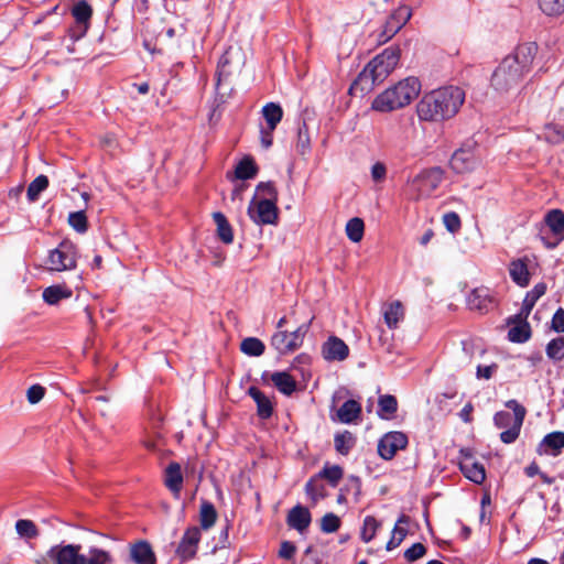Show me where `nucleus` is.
<instances>
[{"label":"nucleus","mask_w":564,"mask_h":564,"mask_svg":"<svg viewBox=\"0 0 564 564\" xmlns=\"http://www.w3.org/2000/svg\"><path fill=\"white\" fill-rule=\"evenodd\" d=\"M549 359L553 362H560L564 359V337L558 336L550 340L545 347Z\"/></svg>","instance_id":"58836bf2"},{"label":"nucleus","mask_w":564,"mask_h":564,"mask_svg":"<svg viewBox=\"0 0 564 564\" xmlns=\"http://www.w3.org/2000/svg\"><path fill=\"white\" fill-rule=\"evenodd\" d=\"M443 223L446 229L452 234L457 232L462 226L459 216L454 212L446 213L443 216Z\"/></svg>","instance_id":"6e6d98bb"},{"label":"nucleus","mask_w":564,"mask_h":564,"mask_svg":"<svg viewBox=\"0 0 564 564\" xmlns=\"http://www.w3.org/2000/svg\"><path fill=\"white\" fill-rule=\"evenodd\" d=\"M15 530L20 536L26 539H34L39 535L36 525L31 520H18L15 523Z\"/></svg>","instance_id":"09e8293b"},{"label":"nucleus","mask_w":564,"mask_h":564,"mask_svg":"<svg viewBox=\"0 0 564 564\" xmlns=\"http://www.w3.org/2000/svg\"><path fill=\"white\" fill-rule=\"evenodd\" d=\"M248 215L258 225H275L279 219L278 207L272 199H260L250 203Z\"/></svg>","instance_id":"9b49d317"},{"label":"nucleus","mask_w":564,"mask_h":564,"mask_svg":"<svg viewBox=\"0 0 564 564\" xmlns=\"http://www.w3.org/2000/svg\"><path fill=\"white\" fill-rule=\"evenodd\" d=\"M310 329V323L302 324L294 332L276 330L271 337V346L280 355H289L299 349Z\"/></svg>","instance_id":"6e6552de"},{"label":"nucleus","mask_w":564,"mask_h":564,"mask_svg":"<svg viewBox=\"0 0 564 564\" xmlns=\"http://www.w3.org/2000/svg\"><path fill=\"white\" fill-rule=\"evenodd\" d=\"M451 169L458 174L474 170L476 158L473 151L466 149L456 150L449 161Z\"/></svg>","instance_id":"a211bd4d"},{"label":"nucleus","mask_w":564,"mask_h":564,"mask_svg":"<svg viewBox=\"0 0 564 564\" xmlns=\"http://www.w3.org/2000/svg\"><path fill=\"white\" fill-rule=\"evenodd\" d=\"M420 90V80L416 77H406L378 95L371 107L380 112H390L403 108L419 96Z\"/></svg>","instance_id":"20e7f679"},{"label":"nucleus","mask_w":564,"mask_h":564,"mask_svg":"<svg viewBox=\"0 0 564 564\" xmlns=\"http://www.w3.org/2000/svg\"><path fill=\"white\" fill-rule=\"evenodd\" d=\"M73 294L72 290L65 285H51L43 291V300L50 305L57 304L61 300L68 299Z\"/></svg>","instance_id":"bb28decb"},{"label":"nucleus","mask_w":564,"mask_h":564,"mask_svg":"<svg viewBox=\"0 0 564 564\" xmlns=\"http://www.w3.org/2000/svg\"><path fill=\"white\" fill-rule=\"evenodd\" d=\"M262 116L270 130H275L283 117V110L279 104L268 102L262 108Z\"/></svg>","instance_id":"2f4dec72"},{"label":"nucleus","mask_w":564,"mask_h":564,"mask_svg":"<svg viewBox=\"0 0 564 564\" xmlns=\"http://www.w3.org/2000/svg\"><path fill=\"white\" fill-rule=\"evenodd\" d=\"M398 410L397 398L392 394L380 395L378 400V415L381 419H391Z\"/></svg>","instance_id":"473e14b6"},{"label":"nucleus","mask_w":564,"mask_h":564,"mask_svg":"<svg viewBox=\"0 0 564 564\" xmlns=\"http://www.w3.org/2000/svg\"><path fill=\"white\" fill-rule=\"evenodd\" d=\"M400 59V50L398 47H387L381 54L373 57L350 85L349 93L356 94L370 91L375 85L382 83L387 76L395 68Z\"/></svg>","instance_id":"7ed1b4c3"},{"label":"nucleus","mask_w":564,"mask_h":564,"mask_svg":"<svg viewBox=\"0 0 564 564\" xmlns=\"http://www.w3.org/2000/svg\"><path fill=\"white\" fill-rule=\"evenodd\" d=\"M552 328L557 333H564V310L557 308L552 317Z\"/></svg>","instance_id":"e2e57ef3"},{"label":"nucleus","mask_w":564,"mask_h":564,"mask_svg":"<svg viewBox=\"0 0 564 564\" xmlns=\"http://www.w3.org/2000/svg\"><path fill=\"white\" fill-rule=\"evenodd\" d=\"M317 475L321 479L327 480L332 487H337L344 476V469L339 465L325 464Z\"/></svg>","instance_id":"c9c22d12"},{"label":"nucleus","mask_w":564,"mask_h":564,"mask_svg":"<svg viewBox=\"0 0 564 564\" xmlns=\"http://www.w3.org/2000/svg\"><path fill=\"white\" fill-rule=\"evenodd\" d=\"M131 560L135 564H156V556L147 541H139L130 547Z\"/></svg>","instance_id":"aec40b11"},{"label":"nucleus","mask_w":564,"mask_h":564,"mask_svg":"<svg viewBox=\"0 0 564 564\" xmlns=\"http://www.w3.org/2000/svg\"><path fill=\"white\" fill-rule=\"evenodd\" d=\"M322 355L327 361H343L349 356V347L337 336H330L322 345Z\"/></svg>","instance_id":"dca6fc26"},{"label":"nucleus","mask_w":564,"mask_h":564,"mask_svg":"<svg viewBox=\"0 0 564 564\" xmlns=\"http://www.w3.org/2000/svg\"><path fill=\"white\" fill-rule=\"evenodd\" d=\"M296 553V545L291 541H283L280 545L279 556L284 560H292Z\"/></svg>","instance_id":"13d9d810"},{"label":"nucleus","mask_w":564,"mask_h":564,"mask_svg":"<svg viewBox=\"0 0 564 564\" xmlns=\"http://www.w3.org/2000/svg\"><path fill=\"white\" fill-rule=\"evenodd\" d=\"M444 180V171L434 166L423 170L408 182V194L413 199L431 196Z\"/></svg>","instance_id":"423d86ee"},{"label":"nucleus","mask_w":564,"mask_h":564,"mask_svg":"<svg viewBox=\"0 0 564 564\" xmlns=\"http://www.w3.org/2000/svg\"><path fill=\"white\" fill-rule=\"evenodd\" d=\"M499 302L494 291L487 286H477L470 290L466 295L467 308L480 315L492 312Z\"/></svg>","instance_id":"1a4fd4ad"},{"label":"nucleus","mask_w":564,"mask_h":564,"mask_svg":"<svg viewBox=\"0 0 564 564\" xmlns=\"http://www.w3.org/2000/svg\"><path fill=\"white\" fill-rule=\"evenodd\" d=\"M273 131L269 127L262 128L260 131L261 144L264 149H269L273 142Z\"/></svg>","instance_id":"338daca9"},{"label":"nucleus","mask_w":564,"mask_h":564,"mask_svg":"<svg viewBox=\"0 0 564 564\" xmlns=\"http://www.w3.org/2000/svg\"><path fill=\"white\" fill-rule=\"evenodd\" d=\"M381 523L372 516H367L364 519V524L360 532V538L365 543H369L375 536Z\"/></svg>","instance_id":"c03bdc74"},{"label":"nucleus","mask_w":564,"mask_h":564,"mask_svg":"<svg viewBox=\"0 0 564 564\" xmlns=\"http://www.w3.org/2000/svg\"><path fill=\"white\" fill-rule=\"evenodd\" d=\"M471 411H473V405L470 403H467L460 411L459 413V416L460 419L464 421V422H470L471 420Z\"/></svg>","instance_id":"774afa93"},{"label":"nucleus","mask_w":564,"mask_h":564,"mask_svg":"<svg viewBox=\"0 0 564 564\" xmlns=\"http://www.w3.org/2000/svg\"><path fill=\"white\" fill-rule=\"evenodd\" d=\"M248 394L257 404V414L260 419L267 420L273 414V404L271 400L257 387H250Z\"/></svg>","instance_id":"412c9836"},{"label":"nucleus","mask_w":564,"mask_h":564,"mask_svg":"<svg viewBox=\"0 0 564 564\" xmlns=\"http://www.w3.org/2000/svg\"><path fill=\"white\" fill-rule=\"evenodd\" d=\"M274 387L283 394L291 395L296 390V381L285 371H276L271 375Z\"/></svg>","instance_id":"a878e982"},{"label":"nucleus","mask_w":564,"mask_h":564,"mask_svg":"<svg viewBox=\"0 0 564 564\" xmlns=\"http://www.w3.org/2000/svg\"><path fill=\"white\" fill-rule=\"evenodd\" d=\"M257 173L258 166L254 163L253 159L250 156H246L241 161H239L235 169V177L237 180H251L256 177Z\"/></svg>","instance_id":"7c9ffc66"},{"label":"nucleus","mask_w":564,"mask_h":564,"mask_svg":"<svg viewBox=\"0 0 564 564\" xmlns=\"http://www.w3.org/2000/svg\"><path fill=\"white\" fill-rule=\"evenodd\" d=\"M410 522V517L406 514H401L399 519L397 520V523L392 530V536L387 543V551H392L393 549L398 547L404 538L408 534V530L401 524H408Z\"/></svg>","instance_id":"c85d7f7f"},{"label":"nucleus","mask_w":564,"mask_h":564,"mask_svg":"<svg viewBox=\"0 0 564 564\" xmlns=\"http://www.w3.org/2000/svg\"><path fill=\"white\" fill-rule=\"evenodd\" d=\"M365 232V224L361 218L354 217L346 224V235L352 242H359Z\"/></svg>","instance_id":"79ce46f5"},{"label":"nucleus","mask_w":564,"mask_h":564,"mask_svg":"<svg viewBox=\"0 0 564 564\" xmlns=\"http://www.w3.org/2000/svg\"><path fill=\"white\" fill-rule=\"evenodd\" d=\"M240 350L247 356L259 357L264 352L265 346L257 337H247L241 341Z\"/></svg>","instance_id":"4c0bfd02"},{"label":"nucleus","mask_w":564,"mask_h":564,"mask_svg":"<svg viewBox=\"0 0 564 564\" xmlns=\"http://www.w3.org/2000/svg\"><path fill=\"white\" fill-rule=\"evenodd\" d=\"M497 369H498L497 364H491L488 366L478 365L477 370H476V377L478 379L489 380L494 376V373L497 371Z\"/></svg>","instance_id":"bf43d9fd"},{"label":"nucleus","mask_w":564,"mask_h":564,"mask_svg":"<svg viewBox=\"0 0 564 564\" xmlns=\"http://www.w3.org/2000/svg\"><path fill=\"white\" fill-rule=\"evenodd\" d=\"M546 292V284L540 282L533 286L531 291H529L523 300L522 308H524L525 313H531L535 303L540 297H542Z\"/></svg>","instance_id":"ea45409f"},{"label":"nucleus","mask_w":564,"mask_h":564,"mask_svg":"<svg viewBox=\"0 0 564 564\" xmlns=\"http://www.w3.org/2000/svg\"><path fill=\"white\" fill-rule=\"evenodd\" d=\"M523 424V421H516V423L507 429L506 431L501 432L500 440L505 444H512L517 441V438L520 435L521 426Z\"/></svg>","instance_id":"864d4df0"},{"label":"nucleus","mask_w":564,"mask_h":564,"mask_svg":"<svg viewBox=\"0 0 564 564\" xmlns=\"http://www.w3.org/2000/svg\"><path fill=\"white\" fill-rule=\"evenodd\" d=\"M517 421V416L508 411H499L494 416V423L498 429H509Z\"/></svg>","instance_id":"603ef678"},{"label":"nucleus","mask_w":564,"mask_h":564,"mask_svg":"<svg viewBox=\"0 0 564 564\" xmlns=\"http://www.w3.org/2000/svg\"><path fill=\"white\" fill-rule=\"evenodd\" d=\"M311 521L312 516L310 510L301 505L293 507L286 517L288 525L300 533L304 532L310 527Z\"/></svg>","instance_id":"6ab92c4d"},{"label":"nucleus","mask_w":564,"mask_h":564,"mask_svg":"<svg viewBox=\"0 0 564 564\" xmlns=\"http://www.w3.org/2000/svg\"><path fill=\"white\" fill-rule=\"evenodd\" d=\"M321 477H318V475L316 474L313 477H311L305 485V492L313 501V503H316L317 501L324 499L327 496L326 488L321 482Z\"/></svg>","instance_id":"72a5a7b5"},{"label":"nucleus","mask_w":564,"mask_h":564,"mask_svg":"<svg viewBox=\"0 0 564 564\" xmlns=\"http://www.w3.org/2000/svg\"><path fill=\"white\" fill-rule=\"evenodd\" d=\"M387 176V167L382 162H376L371 166V177L375 182H382Z\"/></svg>","instance_id":"680f3d73"},{"label":"nucleus","mask_w":564,"mask_h":564,"mask_svg":"<svg viewBox=\"0 0 564 564\" xmlns=\"http://www.w3.org/2000/svg\"><path fill=\"white\" fill-rule=\"evenodd\" d=\"M509 273L512 281L521 288L529 285L530 272L524 260L518 259L510 263Z\"/></svg>","instance_id":"393cba45"},{"label":"nucleus","mask_w":564,"mask_h":564,"mask_svg":"<svg viewBox=\"0 0 564 564\" xmlns=\"http://www.w3.org/2000/svg\"><path fill=\"white\" fill-rule=\"evenodd\" d=\"M538 46L533 42L519 44L508 54L492 73V88L505 94L518 87L531 72Z\"/></svg>","instance_id":"f257e3e1"},{"label":"nucleus","mask_w":564,"mask_h":564,"mask_svg":"<svg viewBox=\"0 0 564 564\" xmlns=\"http://www.w3.org/2000/svg\"><path fill=\"white\" fill-rule=\"evenodd\" d=\"M213 219L217 226L218 238L226 245L231 243L234 241V232L226 216L220 212H215Z\"/></svg>","instance_id":"cd10ccee"},{"label":"nucleus","mask_w":564,"mask_h":564,"mask_svg":"<svg viewBox=\"0 0 564 564\" xmlns=\"http://www.w3.org/2000/svg\"><path fill=\"white\" fill-rule=\"evenodd\" d=\"M68 224L79 234H84L88 229L87 216L84 210L70 213L68 215Z\"/></svg>","instance_id":"49530a36"},{"label":"nucleus","mask_w":564,"mask_h":564,"mask_svg":"<svg viewBox=\"0 0 564 564\" xmlns=\"http://www.w3.org/2000/svg\"><path fill=\"white\" fill-rule=\"evenodd\" d=\"M544 221L555 237L554 242L544 241V243L547 248H554L564 239V212L552 209L545 215Z\"/></svg>","instance_id":"f3484780"},{"label":"nucleus","mask_w":564,"mask_h":564,"mask_svg":"<svg viewBox=\"0 0 564 564\" xmlns=\"http://www.w3.org/2000/svg\"><path fill=\"white\" fill-rule=\"evenodd\" d=\"M531 337V327L529 323L514 325L508 330V339L512 343H525Z\"/></svg>","instance_id":"a19ab883"},{"label":"nucleus","mask_w":564,"mask_h":564,"mask_svg":"<svg viewBox=\"0 0 564 564\" xmlns=\"http://www.w3.org/2000/svg\"><path fill=\"white\" fill-rule=\"evenodd\" d=\"M199 541V528L191 527L184 532L176 549V555L181 558V561H188L196 555Z\"/></svg>","instance_id":"2eb2a0df"},{"label":"nucleus","mask_w":564,"mask_h":564,"mask_svg":"<svg viewBox=\"0 0 564 564\" xmlns=\"http://www.w3.org/2000/svg\"><path fill=\"white\" fill-rule=\"evenodd\" d=\"M384 322L390 329H395L400 321L404 317V308L400 301H394L388 305L383 312Z\"/></svg>","instance_id":"c756f323"},{"label":"nucleus","mask_w":564,"mask_h":564,"mask_svg":"<svg viewBox=\"0 0 564 564\" xmlns=\"http://www.w3.org/2000/svg\"><path fill=\"white\" fill-rule=\"evenodd\" d=\"M47 264L51 271L73 270L77 265V248L68 239H64L55 249H52L47 257Z\"/></svg>","instance_id":"0eeeda50"},{"label":"nucleus","mask_w":564,"mask_h":564,"mask_svg":"<svg viewBox=\"0 0 564 564\" xmlns=\"http://www.w3.org/2000/svg\"><path fill=\"white\" fill-rule=\"evenodd\" d=\"M530 313H525L524 308L521 307L520 312L518 314H514L507 319L508 325H519L522 323H528V317Z\"/></svg>","instance_id":"69168bd1"},{"label":"nucleus","mask_w":564,"mask_h":564,"mask_svg":"<svg viewBox=\"0 0 564 564\" xmlns=\"http://www.w3.org/2000/svg\"><path fill=\"white\" fill-rule=\"evenodd\" d=\"M80 544H58L52 546L47 556L55 564H112L111 554L99 547H89L87 554H82Z\"/></svg>","instance_id":"39448f33"},{"label":"nucleus","mask_w":564,"mask_h":564,"mask_svg":"<svg viewBox=\"0 0 564 564\" xmlns=\"http://www.w3.org/2000/svg\"><path fill=\"white\" fill-rule=\"evenodd\" d=\"M75 24L69 29L70 39L76 42L83 39L90 26L93 8L86 0H80L72 8Z\"/></svg>","instance_id":"9d476101"},{"label":"nucleus","mask_w":564,"mask_h":564,"mask_svg":"<svg viewBox=\"0 0 564 564\" xmlns=\"http://www.w3.org/2000/svg\"><path fill=\"white\" fill-rule=\"evenodd\" d=\"M48 186V178L46 175H39L28 186L26 196L30 202H35L40 194Z\"/></svg>","instance_id":"37998d69"},{"label":"nucleus","mask_w":564,"mask_h":564,"mask_svg":"<svg viewBox=\"0 0 564 564\" xmlns=\"http://www.w3.org/2000/svg\"><path fill=\"white\" fill-rule=\"evenodd\" d=\"M506 406L513 411V415L517 416V421H523L525 416V409L518 403L517 400H509Z\"/></svg>","instance_id":"0e129e2a"},{"label":"nucleus","mask_w":564,"mask_h":564,"mask_svg":"<svg viewBox=\"0 0 564 564\" xmlns=\"http://www.w3.org/2000/svg\"><path fill=\"white\" fill-rule=\"evenodd\" d=\"M462 460L459 468L464 476L475 484H482L486 479V470L482 464L475 462L470 449H460Z\"/></svg>","instance_id":"4468645a"},{"label":"nucleus","mask_w":564,"mask_h":564,"mask_svg":"<svg viewBox=\"0 0 564 564\" xmlns=\"http://www.w3.org/2000/svg\"><path fill=\"white\" fill-rule=\"evenodd\" d=\"M340 527V519L335 513H326L321 520V530L324 533H334Z\"/></svg>","instance_id":"3c124183"},{"label":"nucleus","mask_w":564,"mask_h":564,"mask_svg":"<svg viewBox=\"0 0 564 564\" xmlns=\"http://www.w3.org/2000/svg\"><path fill=\"white\" fill-rule=\"evenodd\" d=\"M361 413V405L356 400H347L337 410V419L339 422L349 424L359 417Z\"/></svg>","instance_id":"b1692460"},{"label":"nucleus","mask_w":564,"mask_h":564,"mask_svg":"<svg viewBox=\"0 0 564 564\" xmlns=\"http://www.w3.org/2000/svg\"><path fill=\"white\" fill-rule=\"evenodd\" d=\"M406 445L408 436L403 432H388L378 442V454L381 458L390 460L398 451L404 449Z\"/></svg>","instance_id":"f8f14e48"},{"label":"nucleus","mask_w":564,"mask_h":564,"mask_svg":"<svg viewBox=\"0 0 564 564\" xmlns=\"http://www.w3.org/2000/svg\"><path fill=\"white\" fill-rule=\"evenodd\" d=\"M355 444L354 436L350 432L346 431L335 435L334 445L335 449L341 454L347 455Z\"/></svg>","instance_id":"a18cd8bd"},{"label":"nucleus","mask_w":564,"mask_h":564,"mask_svg":"<svg viewBox=\"0 0 564 564\" xmlns=\"http://www.w3.org/2000/svg\"><path fill=\"white\" fill-rule=\"evenodd\" d=\"M257 191L267 196L268 198L267 199H272L273 202L276 199V189L274 187V184L272 182H267V183H260L258 184L257 186Z\"/></svg>","instance_id":"052dcab7"},{"label":"nucleus","mask_w":564,"mask_h":564,"mask_svg":"<svg viewBox=\"0 0 564 564\" xmlns=\"http://www.w3.org/2000/svg\"><path fill=\"white\" fill-rule=\"evenodd\" d=\"M165 486L175 496L178 497L183 485V475L178 463H170L165 469Z\"/></svg>","instance_id":"4be33fe9"},{"label":"nucleus","mask_w":564,"mask_h":564,"mask_svg":"<svg viewBox=\"0 0 564 564\" xmlns=\"http://www.w3.org/2000/svg\"><path fill=\"white\" fill-rule=\"evenodd\" d=\"M347 495H352L356 502L359 501L361 496V480L357 476H349L347 482L340 488Z\"/></svg>","instance_id":"8fccbe9b"},{"label":"nucleus","mask_w":564,"mask_h":564,"mask_svg":"<svg viewBox=\"0 0 564 564\" xmlns=\"http://www.w3.org/2000/svg\"><path fill=\"white\" fill-rule=\"evenodd\" d=\"M426 554V547L424 544L417 542L404 551V558L412 563Z\"/></svg>","instance_id":"5fc2aeb1"},{"label":"nucleus","mask_w":564,"mask_h":564,"mask_svg":"<svg viewBox=\"0 0 564 564\" xmlns=\"http://www.w3.org/2000/svg\"><path fill=\"white\" fill-rule=\"evenodd\" d=\"M412 11L408 6H400L395 9L386 21L383 31L380 35L382 42L393 37L410 20Z\"/></svg>","instance_id":"ddd939ff"},{"label":"nucleus","mask_w":564,"mask_h":564,"mask_svg":"<svg viewBox=\"0 0 564 564\" xmlns=\"http://www.w3.org/2000/svg\"><path fill=\"white\" fill-rule=\"evenodd\" d=\"M216 520L217 511L215 506L212 502L204 500L199 510L200 528L203 530H208L215 524Z\"/></svg>","instance_id":"f704fd0d"},{"label":"nucleus","mask_w":564,"mask_h":564,"mask_svg":"<svg viewBox=\"0 0 564 564\" xmlns=\"http://www.w3.org/2000/svg\"><path fill=\"white\" fill-rule=\"evenodd\" d=\"M45 394V389L40 384H33L28 389L26 398L31 404L40 402Z\"/></svg>","instance_id":"4d7b16f0"},{"label":"nucleus","mask_w":564,"mask_h":564,"mask_svg":"<svg viewBox=\"0 0 564 564\" xmlns=\"http://www.w3.org/2000/svg\"><path fill=\"white\" fill-rule=\"evenodd\" d=\"M234 73L232 67V52L227 50L219 58L217 65L218 84L227 80Z\"/></svg>","instance_id":"e433bc0d"},{"label":"nucleus","mask_w":564,"mask_h":564,"mask_svg":"<svg viewBox=\"0 0 564 564\" xmlns=\"http://www.w3.org/2000/svg\"><path fill=\"white\" fill-rule=\"evenodd\" d=\"M465 100V91L457 86L442 87L425 94L416 105L423 121H443L454 117Z\"/></svg>","instance_id":"f03ea898"},{"label":"nucleus","mask_w":564,"mask_h":564,"mask_svg":"<svg viewBox=\"0 0 564 564\" xmlns=\"http://www.w3.org/2000/svg\"><path fill=\"white\" fill-rule=\"evenodd\" d=\"M564 447V432H552L545 435L540 444V451L556 456Z\"/></svg>","instance_id":"5701e85b"},{"label":"nucleus","mask_w":564,"mask_h":564,"mask_svg":"<svg viewBox=\"0 0 564 564\" xmlns=\"http://www.w3.org/2000/svg\"><path fill=\"white\" fill-rule=\"evenodd\" d=\"M539 6L550 17L564 13V0H539Z\"/></svg>","instance_id":"de8ad7c7"}]
</instances>
